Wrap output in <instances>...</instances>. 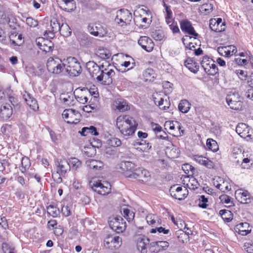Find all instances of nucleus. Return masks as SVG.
Returning <instances> with one entry per match:
<instances>
[{"label": "nucleus", "mask_w": 253, "mask_h": 253, "mask_svg": "<svg viewBox=\"0 0 253 253\" xmlns=\"http://www.w3.org/2000/svg\"><path fill=\"white\" fill-rule=\"evenodd\" d=\"M164 7L166 9V17L167 19H169L170 18H172V12L170 8V6L167 5L165 3L164 4Z\"/></svg>", "instance_id": "680f3d73"}, {"label": "nucleus", "mask_w": 253, "mask_h": 253, "mask_svg": "<svg viewBox=\"0 0 253 253\" xmlns=\"http://www.w3.org/2000/svg\"><path fill=\"white\" fill-rule=\"evenodd\" d=\"M163 94L159 93H155L153 95V99L155 104L158 106L159 107L162 105L163 101L165 98H167V96L164 95V97L162 96Z\"/></svg>", "instance_id": "a19ab883"}, {"label": "nucleus", "mask_w": 253, "mask_h": 253, "mask_svg": "<svg viewBox=\"0 0 253 253\" xmlns=\"http://www.w3.org/2000/svg\"><path fill=\"white\" fill-rule=\"evenodd\" d=\"M185 66L192 72L196 73L199 69V66L197 63L191 58L187 59L185 62Z\"/></svg>", "instance_id": "c756f323"}, {"label": "nucleus", "mask_w": 253, "mask_h": 253, "mask_svg": "<svg viewBox=\"0 0 253 253\" xmlns=\"http://www.w3.org/2000/svg\"><path fill=\"white\" fill-rule=\"evenodd\" d=\"M13 113L12 107L8 104H4L0 108V116L3 119H9Z\"/></svg>", "instance_id": "b1692460"}, {"label": "nucleus", "mask_w": 253, "mask_h": 253, "mask_svg": "<svg viewBox=\"0 0 253 253\" xmlns=\"http://www.w3.org/2000/svg\"><path fill=\"white\" fill-rule=\"evenodd\" d=\"M53 43L50 41L46 39L42 46L41 47V49L46 53L50 52L53 50Z\"/></svg>", "instance_id": "58836bf2"}, {"label": "nucleus", "mask_w": 253, "mask_h": 253, "mask_svg": "<svg viewBox=\"0 0 253 253\" xmlns=\"http://www.w3.org/2000/svg\"><path fill=\"white\" fill-rule=\"evenodd\" d=\"M109 65L107 67L106 64L104 68L102 69V72L101 74L97 77V81L103 85H109L114 82L117 84L119 81V75H116L115 71L112 69H109Z\"/></svg>", "instance_id": "f03ea898"}, {"label": "nucleus", "mask_w": 253, "mask_h": 253, "mask_svg": "<svg viewBox=\"0 0 253 253\" xmlns=\"http://www.w3.org/2000/svg\"><path fill=\"white\" fill-rule=\"evenodd\" d=\"M194 160L199 164L204 165L208 169H211L214 167V163L211 161L202 156H194Z\"/></svg>", "instance_id": "a878e982"}, {"label": "nucleus", "mask_w": 253, "mask_h": 253, "mask_svg": "<svg viewBox=\"0 0 253 253\" xmlns=\"http://www.w3.org/2000/svg\"><path fill=\"white\" fill-rule=\"evenodd\" d=\"M212 6L211 4L205 3L201 6V9L207 13H210L211 11Z\"/></svg>", "instance_id": "e2e57ef3"}, {"label": "nucleus", "mask_w": 253, "mask_h": 253, "mask_svg": "<svg viewBox=\"0 0 253 253\" xmlns=\"http://www.w3.org/2000/svg\"><path fill=\"white\" fill-rule=\"evenodd\" d=\"M120 167L124 174L130 178L132 177L134 171L136 169L135 164L129 161L122 162Z\"/></svg>", "instance_id": "f3484780"}, {"label": "nucleus", "mask_w": 253, "mask_h": 253, "mask_svg": "<svg viewBox=\"0 0 253 253\" xmlns=\"http://www.w3.org/2000/svg\"><path fill=\"white\" fill-rule=\"evenodd\" d=\"M157 231L159 232V233H163L164 234H167L169 233V230L166 229L162 227H156L155 228L152 229L151 230V233H155Z\"/></svg>", "instance_id": "4d7b16f0"}, {"label": "nucleus", "mask_w": 253, "mask_h": 253, "mask_svg": "<svg viewBox=\"0 0 253 253\" xmlns=\"http://www.w3.org/2000/svg\"><path fill=\"white\" fill-rule=\"evenodd\" d=\"M96 54L100 58L103 59H109L111 56V54L109 50L101 48L98 49Z\"/></svg>", "instance_id": "79ce46f5"}, {"label": "nucleus", "mask_w": 253, "mask_h": 253, "mask_svg": "<svg viewBox=\"0 0 253 253\" xmlns=\"http://www.w3.org/2000/svg\"><path fill=\"white\" fill-rule=\"evenodd\" d=\"M48 71L54 75H59L65 71L64 60H61L57 57H49L46 62Z\"/></svg>", "instance_id": "20e7f679"}, {"label": "nucleus", "mask_w": 253, "mask_h": 253, "mask_svg": "<svg viewBox=\"0 0 253 253\" xmlns=\"http://www.w3.org/2000/svg\"><path fill=\"white\" fill-rule=\"evenodd\" d=\"M85 165L90 169L99 170L103 168L104 164L101 161L89 159L86 161Z\"/></svg>", "instance_id": "393cba45"}, {"label": "nucleus", "mask_w": 253, "mask_h": 253, "mask_svg": "<svg viewBox=\"0 0 253 253\" xmlns=\"http://www.w3.org/2000/svg\"><path fill=\"white\" fill-rule=\"evenodd\" d=\"M90 33L94 36L102 38L107 34V29L105 27L100 24H93L88 27Z\"/></svg>", "instance_id": "ddd939ff"}, {"label": "nucleus", "mask_w": 253, "mask_h": 253, "mask_svg": "<svg viewBox=\"0 0 253 253\" xmlns=\"http://www.w3.org/2000/svg\"><path fill=\"white\" fill-rule=\"evenodd\" d=\"M55 165L57 172L54 175L58 174L59 175L64 176L70 170V164L65 159L57 160L55 162Z\"/></svg>", "instance_id": "4468645a"}, {"label": "nucleus", "mask_w": 253, "mask_h": 253, "mask_svg": "<svg viewBox=\"0 0 253 253\" xmlns=\"http://www.w3.org/2000/svg\"><path fill=\"white\" fill-rule=\"evenodd\" d=\"M237 75L241 80H245L247 77V72L242 70H237L236 71Z\"/></svg>", "instance_id": "69168bd1"}, {"label": "nucleus", "mask_w": 253, "mask_h": 253, "mask_svg": "<svg viewBox=\"0 0 253 253\" xmlns=\"http://www.w3.org/2000/svg\"><path fill=\"white\" fill-rule=\"evenodd\" d=\"M89 186L94 191L102 195H106L111 192V185L107 182L93 179L89 182Z\"/></svg>", "instance_id": "39448f33"}, {"label": "nucleus", "mask_w": 253, "mask_h": 253, "mask_svg": "<svg viewBox=\"0 0 253 253\" xmlns=\"http://www.w3.org/2000/svg\"><path fill=\"white\" fill-rule=\"evenodd\" d=\"M244 249L248 253H253V244L250 243H245Z\"/></svg>", "instance_id": "0e129e2a"}, {"label": "nucleus", "mask_w": 253, "mask_h": 253, "mask_svg": "<svg viewBox=\"0 0 253 253\" xmlns=\"http://www.w3.org/2000/svg\"><path fill=\"white\" fill-rule=\"evenodd\" d=\"M47 212L53 217H57L60 213L59 209L52 205H50L47 207Z\"/></svg>", "instance_id": "c03bdc74"}, {"label": "nucleus", "mask_w": 253, "mask_h": 253, "mask_svg": "<svg viewBox=\"0 0 253 253\" xmlns=\"http://www.w3.org/2000/svg\"><path fill=\"white\" fill-rule=\"evenodd\" d=\"M72 205L71 204L63 206L61 209V212L65 216H69L71 214Z\"/></svg>", "instance_id": "6e6d98bb"}, {"label": "nucleus", "mask_w": 253, "mask_h": 253, "mask_svg": "<svg viewBox=\"0 0 253 253\" xmlns=\"http://www.w3.org/2000/svg\"><path fill=\"white\" fill-rule=\"evenodd\" d=\"M180 25L182 32L193 36L196 37L198 36V34L192 27L191 23L187 19L182 20L180 22Z\"/></svg>", "instance_id": "412c9836"}, {"label": "nucleus", "mask_w": 253, "mask_h": 253, "mask_svg": "<svg viewBox=\"0 0 253 253\" xmlns=\"http://www.w3.org/2000/svg\"><path fill=\"white\" fill-rule=\"evenodd\" d=\"M111 229L117 233H122L126 229V222L121 216L114 217L109 221Z\"/></svg>", "instance_id": "f8f14e48"}, {"label": "nucleus", "mask_w": 253, "mask_h": 253, "mask_svg": "<svg viewBox=\"0 0 253 253\" xmlns=\"http://www.w3.org/2000/svg\"><path fill=\"white\" fill-rule=\"evenodd\" d=\"M201 64L205 71L209 75L213 76L218 72V68L214 61L208 56H205L201 61Z\"/></svg>", "instance_id": "6e6552de"}, {"label": "nucleus", "mask_w": 253, "mask_h": 253, "mask_svg": "<svg viewBox=\"0 0 253 253\" xmlns=\"http://www.w3.org/2000/svg\"><path fill=\"white\" fill-rule=\"evenodd\" d=\"M121 238L118 236L108 235L104 240V246L111 250L118 248L120 246Z\"/></svg>", "instance_id": "dca6fc26"}, {"label": "nucleus", "mask_w": 253, "mask_h": 253, "mask_svg": "<svg viewBox=\"0 0 253 253\" xmlns=\"http://www.w3.org/2000/svg\"><path fill=\"white\" fill-rule=\"evenodd\" d=\"M131 178L136 179L143 182H147L150 180L151 176L147 170L142 168H138L134 171Z\"/></svg>", "instance_id": "2eb2a0df"}, {"label": "nucleus", "mask_w": 253, "mask_h": 253, "mask_svg": "<svg viewBox=\"0 0 253 253\" xmlns=\"http://www.w3.org/2000/svg\"><path fill=\"white\" fill-rule=\"evenodd\" d=\"M65 71L70 76H79L82 72V67L80 62L75 57H69L64 59Z\"/></svg>", "instance_id": "7ed1b4c3"}, {"label": "nucleus", "mask_w": 253, "mask_h": 253, "mask_svg": "<svg viewBox=\"0 0 253 253\" xmlns=\"http://www.w3.org/2000/svg\"><path fill=\"white\" fill-rule=\"evenodd\" d=\"M152 36L156 41H161L164 37V33L162 31L158 30L152 32Z\"/></svg>", "instance_id": "8fccbe9b"}, {"label": "nucleus", "mask_w": 253, "mask_h": 253, "mask_svg": "<svg viewBox=\"0 0 253 253\" xmlns=\"http://www.w3.org/2000/svg\"><path fill=\"white\" fill-rule=\"evenodd\" d=\"M74 95L72 93H64L60 96V99L66 104H70L73 101Z\"/></svg>", "instance_id": "a18cd8bd"}, {"label": "nucleus", "mask_w": 253, "mask_h": 253, "mask_svg": "<svg viewBox=\"0 0 253 253\" xmlns=\"http://www.w3.org/2000/svg\"><path fill=\"white\" fill-rule=\"evenodd\" d=\"M234 229L239 234L245 236L251 232L252 227L250 226L248 223L242 222L237 225Z\"/></svg>", "instance_id": "5701e85b"}, {"label": "nucleus", "mask_w": 253, "mask_h": 253, "mask_svg": "<svg viewBox=\"0 0 253 253\" xmlns=\"http://www.w3.org/2000/svg\"><path fill=\"white\" fill-rule=\"evenodd\" d=\"M76 99L82 104H85L87 102L88 97L85 93L82 92L80 95L76 96L75 95Z\"/></svg>", "instance_id": "864d4df0"}, {"label": "nucleus", "mask_w": 253, "mask_h": 253, "mask_svg": "<svg viewBox=\"0 0 253 253\" xmlns=\"http://www.w3.org/2000/svg\"><path fill=\"white\" fill-rule=\"evenodd\" d=\"M155 75L154 71L151 68L147 69L143 73V76L145 78L146 81H153Z\"/></svg>", "instance_id": "49530a36"}, {"label": "nucleus", "mask_w": 253, "mask_h": 253, "mask_svg": "<svg viewBox=\"0 0 253 253\" xmlns=\"http://www.w3.org/2000/svg\"><path fill=\"white\" fill-rule=\"evenodd\" d=\"M192 232L191 230H189V232H184L183 230H179L178 232H177V238L179 239L180 242L184 243L187 242L189 238V235L192 234Z\"/></svg>", "instance_id": "4c0bfd02"}, {"label": "nucleus", "mask_w": 253, "mask_h": 253, "mask_svg": "<svg viewBox=\"0 0 253 253\" xmlns=\"http://www.w3.org/2000/svg\"><path fill=\"white\" fill-rule=\"evenodd\" d=\"M118 16L122 18L126 25L128 24L132 19V15L131 12L127 9H121L117 11Z\"/></svg>", "instance_id": "bb28decb"}, {"label": "nucleus", "mask_w": 253, "mask_h": 253, "mask_svg": "<svg viewBox=\"0 0 253 253\" xmlns=\"http://www.w3.org/2000/svg\"><path fill=\"white\" fill-rule=\"evenodd\" d=\"M153 246H157V249L152 250V252L158 253L162 250H165L169 246V243L167 241H160L152 242Z\"/></svg>", "instance_id": "2f4dec72"}, {"label": "nucleus", "mask_w": 253, "mask_h": 253, "mask_svg": "<svg viewBox=\"0 0 253 253\" xmlns=\"http://www.w3.org/2000/svg\"><path fill=\"white\" fill-rule=\"evenodd\" d=\"M245 96L253 101V87H251L246 92Z\"/></svg>", "instance_id": "774afa93"}, {"label": "nucleus", "mask_w": 253, "mask_h": 253, "mask_svg": "<svg viewBox=\"0 0 253 253\" xmlns=\"http://www.w3.org/2000/svg\"><path fill=\"white\" fill-rule=\"evenodd\" d=\"M236 132L247 141H253V129L244 123H239L236 128Z\"/></svg>", "instance_id": "0eeeda50"}, {"label": "nucleus", "mask_w": 253, "mask_h": 253, "mask_svg": "<svg viewBox=\"0 0 253 253\" xmlns=\"http://www.w3.org/2000/svg\"><path fill=\"white\" fill-rule=\"evenodd\" d=\"M169 105H170L169 102L167 100L166 98H165H165L164 99V101H163V103H162V105L160 106L159 108L162 110H166L169 108Z\"/></svg>", "instance_id": "338daca9"}, {"label": "nucleus", "mask_w": 253, "mask_h": 253, "mask_svg": "<svg viewBox=\"0 0 253 253\" xmlns=\"http://www.w3.org/2000/svg\"><path fill=\"white\" fill-rule=\"evenodd\" d=\"M137 125L133 118L129 116H120L116 120L117 128L125 136H132L134 133Z\"/></svg>", "instance_id": "f257e3e1"}, {"label": "nucleus", "mask_w": 253, "mask_h": 253, "mask_svg": "<svg viewBox=\"0 0 253 253\" xmlns=\"http://www.w3.org/2000/svg\"><path fill=\"white\" fill-rule=\"evenodd\" d=\"M122 210L123 214L128 221L129 222L134 218V213L133 211L126 208H123Z\"/></svg>", "instance_id": "09e8293b"}, {"label": "nucleus", "mask_w": 253, "mask_h": 253, "mask_svg": "<svg viewBox=\"0 0 253 253\" xmlns=\"http://www.w3.org/2000/svg\"><path fill=\"white\" fill-rule=\"evenodd\" d=\"M218 179H219L220 183H219L218 181H216L217 183L216 184L215 182H214V183L215 186L218 189H219L223 192L228 191L231 189V186L229 185L227 181H224L223 179H221L220 178H218Z\"/></svg>", "instance_id": "7c9ffc66"}, {"label": "nucleus", "mask_w": 253, "mask_h": 253, "mask_svg": "<svg viewBox=\"0 0 253 253\" xmlns=\"http://www.w3.org/2000/svg\"><path fill=\"white\" fill-rule=\"evenodd\" d=\"M70 164L72 166V169L74 170H77L82 165L81 162L76 158H71L70 160Z\"/></svg>", "instance_id": "603ef678"}, {"label": "nucleus", "mask_w": 253, "mask_h": 253, "mask_svg": "<svg viewBox=\"0 0 253 253\" xmlns=\"http://www.w3.org/2000/svg\"><path fill=\"white\" fill-rule=\"evenodd\" d=\"M166 125L169 126V129L170 131V133H172V135H173L174 136L176 135V134L173 133V130H174L175 127H176L178 130H180L181 128L180 124L177 121H175L174 122L173 121L166 122Z\"/></svg>", "instance_id": "37998d69"}, {"label": "nucleus", "mask_w": 253, "mask_h": 253, "mask_svg": "<svg viewBox=\"0 0 253 253\" xmlns=\"http://www.w3.org/2000/svg\"><path fill=\"white\" fill-rule=\"evenodd\" d=\"M60 34L64 37H68L71 34V30L69 25L66 23H63L60 28L59 31Z\"/></svg>", "instance_id": "ea45409f"}, {"label": "nucleus", "mask_w": 253, "mask_h": 253, "mask_svg": "<svg viewBox=\"0 0 253 253\" xmlns=\"http://www.w3.org/2000/svg\"><path fill=\"white\" fill-rule=\"evenodd\" d=\"M9 164L6 160L0 161V171L6 170L7 169H9Z\"/></svg>", "instance_id": "bf43d9fd"}, {"label": "nucleus", "mask_w": 253, "mask_h": 253, "mask_svg": "<svg viewBox=\"0 0 253 253\" xmlns=\"http://www.w3.org/2000/svg\"><path fill=\"white\" fill-rule=\"evenodd\" d=\"M107 63L105 61L103 63L101 66H98L95 62L93 61H90L86 63V68L87 71L89 73L91 77L97 80V77L99 76L101 72L102 69L104 68L105 64Z\"/></svg>", "instance_id": "9d476101"}, {"label": "nucleus", "mask_w": 253, "mask_h": 253, "mask_svg": "<svg viewBox=\"0 0 253 253\" xmlns=\"http://www.w3.org/2000/svg\"><path fill=\"white\" fill-rule=\"evenodd\" d=\"M226 101L230 108L233 110H239L242 107L241 97L238 92H230L226 96Z\"/></svg>", "instance_id": "423d86ee"}, {"label": "nucleus", "mask_w": 253, "mask_h": 253, "mask_svg": "<svg viewBox=\"0 0 253 253\" xmlns=\"http://www.w3.org/2000/svg\"><path fill=\"white\" fill-rule=\"evenodd\" d=\"M207 146L213 152H216L218 149V146L216 141L212 139H208L207 141Z\"/></svg>", "instance_id": "de8ad7c7"}, {"label": "nucleus", "mask_w": 253, "mask_h": 253, "mask_svg": "<svg viewBox=\"0 0 253 253\" xmlns=\"http://www.w3.org/2000/svg\"><path fill=\"white\" fill-rule=\"evenodd\" d=\"M23 97L25 100L26 102H27V104H29L30 106H31L32 105L31 104H29L28 102L30 101V100H31V102L35 104H36V100L33 99V98H32L30 95V94L28 93H27L25 91V94H23Z\"/></svg>", "instance_id": "052dcab7"}, {"label": "nucleus", "mask_w": 253, "mask_h": 253, "mask_svg": "<svg viewBox=\"0 0 253 253\" xmlns=\"http://www.w3.org/2000/svg\"><path fill=\"white\" fill-rule=\"evenodd\" d=\"M113 106L116 109H117L121 112L125 111L129 109L127 102L122 99L116 100L114 102Z\"/></svg>", "instance_id": "cd10ccee"}, {"label": "nucleus", "mask_w": 253, "mask_h": 253, "mask_svg": "<svg viewBox=\"0 0 253 253\" xmlns=\"http://www.w3.org/2000/svg\"><path fill=\"white\" fill-rule=\"evenodd\" d=\"M170 195L178 200L184 199L188 194V190L185 187L173 185L169 189Z\"/></svg>", "instance_id": "9b49d317"}, {"label": "nucleus", "mask_w": 253, "mask_h": 253, "mask_svg": "<svg viewBox=\"0 0 253 253\" xmlns=\"http://www.w3.org/2000/svg\"><path fill=\"white\" fill-rule=\"evenodd\" d=\"M219 214L222 218L226 222H229L233 219V213L227 210H221L219 211Z\"/></svg>", "instance_id": "c9c22d12"}, {"label": "nucleus", "mask_w": 253, "mask_h": 253, "mask_svg": "<svg viewBox=\"0 0 253 253\" xmlns=\"http://www.w3.org/2000/svg\"><path fill=\"white\" fill-rule=\"evenodd\" d=\"M138 43L147 52H151L154 48L152 40L147 36L141 37L138 41Z\"/></svg>", "instance_id": "6ab92c4d"}, {"label": "nucleus", "mask_w": 253, "mask_h": 253, "mask_svg": "<svg viewBox=\"0 0 253 253\" xmlns=\"http://www.w3.org/2000/svg\"><path fill=\"white\" fill-rule=\"evenodd\" d=\"M50 27L51 30H46L45 32L44 35H48V34H51L52 36H53L54 33L57 32L60 30V25L56 19L53 18L50 20Z\"/></svg>", "instance_id": "c85d7f7f"}, {"label": "nucleus", "mask_w": 253, "mask_h": 253, "mask_svg": "<svg viewBox=\"0 0 253 253\" xmlns=\"http://www.w3.org/2000/svg\"><path fill=\"white\" fill-rule=\"evenodd\" d=\"M166 155L169 158L174 159L178 157L180 154V151L173 144L169 143L165 149Z\"/></svg>", "instance_id": "4be33fe9"}, {"label": "nucleus", "mask_w": 253, "mask_h": 253, "mask_svg": "<svg viewBox=\"0 0 253 253\" xmlns=\"http://www.w3.org/2000/svg\"><path fill=\"white\" fill-rule=\"evenodd\" d=\"M108 144L112 147H118L122 144L121 141L116 137L111 138L108 140Z\"/></svg>", "instance_id": "5fc2aeb1"}, {"label": "nucleus", "mask_w": 253, "mask_h": 253, "mask_svg": "<svg viewBox=\"0 0 253 253\" xmlns=\"http://www.w3.org/2000/svg\"><path fill=\"white\" fill-rule=\"evenodd\" d=\"M63 118L68 124H76L79 123L81 118V114L72 109H65L62 114Z\"/></svg>", "instance_id": "1a4fd4ad"}, {"label": "nucleus", "mask_w": 253, "mask_h": 253, "mask_svg": "<svg viewBox=\"0 0 253 253\" xmlns=\"http://www.w3.org/2000/svg\"><path fill=\"white\" fill-rule=\"evenodd\" d=\"M211 29L216 32H221L225 30V24L222 22L221 18L211 19L209 24Z\"/></svg>", "instance_id": "a211bd4d"}, {"label": "nucleus", "mask_w": 253, "mask_h": 253, "mask_svg": "<svg viewBox=\"0 0 253 253\" xmlns=\"http://www.w3.org/2000/svg\"><path fill=\"white\" fill-rule=\"evenodd\" d=\"M62 7L64 10L69 12L75 9L76 4L74 0H63Z\"/></svg>", "instance_id": "473e14b6"}, {"label": "nucleus", "mask_w": 253, "mask_h": 253, "mask_svg": "<svg viewBox=\"0 0 253 253\" xmlns=\"http://www.w3.org/2000/svg\"><path fill=\"white\" fill-rule=\"evenodd\" d=\"M81 134L83 136H86L88 134H91L92 135H97L98 133L94 126H90L83 127L81 131Z\"/></svg>", "instance_id": "72a5a7b5"}, {"label": "nucleus", "mask_w": 253, "mask_h": 253, "mask_svg": "<svg viewBox=\"0 0 253 253\" xmlns=\"http://www.w3.org/2000/svg\"><path fill=\"white\" fill-rule=\"evenodd\" d=\"M26 23L30 27H36L38 25L37 20L34 19L32 17H28L26 20Z\"/></svg>", "instance_id": "13d9d810"}, {"label": "nucleus", "mask_w": 253, "mask_h": 253, "mask_svg": "<svg viewBox=\"0 0 253 253\" xmlns=\"http://www.w3.org/2000/svg\"><path fill=\"white\" fill-rule=\"evenodd\" d=\"M190 105L191 104L187 100H182L178 105V109L182 113H186L189 111Z\"/></svg>", "instance_id": "e433bc0d"}, {"label": "nucleus", "mask_w": 253, "mask_h": 253, "mask_svg": "<svg viewBox=\"0 0 253 253\" xmlns=\"http://www.w3.org/2000/svg\"><path fill=\"white\" fill-rule=\"evenodd\" d=\"M147 222L151 225L160 224L161 223V219L159 218L156 215L152 214H148L146 217Z\"/></svg>", "instance_id": "f704fd0d"}, {"label": "nucleus", "mask_w": 253, "mask_h": 253, "mask_svg": "<svg viewBox=\"0 0 253 253\" xmlns=\"http://www.w3.org/2000/svg\"><path fill=\"white\" fill-rule=\"evenodd\" d=\"M22 169L21 171L24 173L30 166V160L27 157L23 158L21 161Z\"/></svg>", "instance_id": "3c124183"}, {"label": "nucleus", "mask_w": 253, "mask_h": 253, "mask_svg": "<svg viewBox=\"0 0 253 253\" xmlns=\"http://www.w3.org/2000/svg\"><path fill=\"white\" fill-rule=\"evenodd\" d=\"M235 196L236 199L242 204H248L251 202V195L247 191L238 190L236 191Z\"/></svg>", "instance_id": "aec40b11"}]
</instances>
